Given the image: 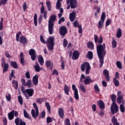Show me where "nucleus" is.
<instances>
[{
  "label": "nucleus",
  "mask_w": 125,
  "mask_h": 125,
  "mask_svg": "<svg viewBox=\"0 0 125 125\" xmlns=\"http://www.w3.org/2000/svg\"><path fill=\"white\" fill-rule=\"evenodd\" d=\"M89 65V62H84L81 65V70L82 72H84V70H85V68H86Z\"/></svg>",
  "instance_id": "5701e85b"
},
{
  "label": "nucleus",
  "mask_w": 125,
  "mask_h": 125,
  "mask_svg": "<svg viewBox=\"0 0 125 125\" xmlns=\"http://www.w3.org/2000/svg\"><path fill=\"white\" fill-rule=\"evenodd\" d=\"M34 68L36 72H41V67H40V64H39V62H36L35 65L34 66Z\"/></svg>",
  "instance_id": "393cba45"
},
{
  "label": "nucleus",
  "mask_w": 125,
  "mask_h": 125,
  "mask_svg": "<svg viewBox=\"0 0 125 125\" xmlns=\"http://www.w3.org/2000/svg\"><path fill=\"white\" fill-rule=\"evenodd\" d=\"M120 109L122 113H125V106H124L123 104H120Z\"/></svg>",
  "instance_id": "603ef678"
},
{
  "label": "nucleus",
  "mask_w": 125,
  "mask_h": 125,
  "mask_svg": "<svg viewBox=\"0 0 125 125\" xmlns=\"http://www.w3.org/2000/svg\"><path fill=\"white\" fill-rule=\"evenodd\" d=\"M22 8L23 9V11H26L27 10V4L25 2H24L23 5H22Z\"/></svg>",
  "instance_id": "e2e57ef3"
},
{
  "label": "nucleus",
  "mask_w": 125,
  "mask_h": 125,
  "mask_svg": "<svg viewBox=\"0 0 125 125\" xmlns=\"http://www.w3.org/2000/svg\"><path fill=\"white\" fill-rule=\"evenodd\" d=\"M113 39V40L112 41V48H115L117 46V41H116L114 38Z\"/></svg>",
  "instance_id": "c03bdc74"
},
{
  "label": "nucleus",
  "mask_w": 125,
  "mask_h": 125,
  "mask_svg": "<svg viewBox=\"0 0 125 125\" xmlns=\"http://www.w3.org/2000/svg\"><path fill=\"white\" fill-rule=\"evenodd\" d=\"M36 102H37V103H40V104H42V102H44V100H43V98H38L36 100Z\"/></svg>",
  "instance_id": "8fccbe9b"
},
{
  "label": "nucleus",
  "mask_w": 125,
  "mask_h": 125,
  "mask_svg": "<svg viewBox=\"0 0 125 125\" xmlns=\"http://www.w3.org/2000/svg\"><path fill=\"white\" fill-rule=\"evenodd\" d=\"M66 2L67 4L70 3L71 9H74L78 7V1H77V0H66Z\"/></svg>",
  "instance_id": "0eeeda50"
},
{
  "label": "nucleus",
  "mask_w": 125,
  "mask_h": 125,
  "mask_svg": "<svg viewBox=\"0 0 125 125\" xmlns=\"http://www.w3.org/2000/svg\"><path fill=\"white\" fill-rule=\"evenodd\" d=\"M45 105L46 107L47 110L49 113V114H51V107L50 106V104L48 102H45Z\"/></svg>",
  "instance_id": "2f4dec72"
},
{
  "label": "nucleus",
  "mask_w": 125,
  "mask_h": 125,
  "mask_svg": "<svg viewBox=\"0 0 125 125\" xmlns=\"http://www.w3.org/2000/svg\"><path fill=\"white\" fill-rule=\"evenodd\" d=\"M79 57H80V52H79V51H74L73 53L71 59L72 60H77V59H79Z\"/></svg>",
  "instance_id": "ddd939ff"
},
{
  "label": "nucleus",
  "mask_w": 125,
  "mask_h": 125,
  "mask_svg": "<svg viewBox=\"0 0 125 125\" xmlns=\"http://www.w3.org/2000/svg\"><path fill=\"white\" fill-rule=\"evenodd\" d=\"M1 66L2 67V66L6 64L7 63H5V59H4V57H2L1 59Z\"/></svg>",
  "instance_id": "5fc2aeb1"
},
{
  "label": "nucleus",
  "mask_w": 125,
  "mask_h": 125,
  "mask_svg": "<svg viewBox=\"0 0 125 125\" xmlns=\"http://www.w3.org/2000/svg\"><path fill=\"white\" fill-rule=\"evenodd\" d=\"M116 65L119 69H123V66H122V62L120 61H117L116 62Z\"/></svg>",
  "instance_id": "09e8293b"
},
{
  "label": "nucleus",
  "mask_w": 125,
  "mask_h": 125,
  "mask_svg": "<svg viewBox=\"0 0 125 125\" xmlns=\"http://www.w3.org/2000/svg\"><path fill=\"white\" fill-rule=\"evenodd\" d=\"M38 62L39 63H40L41 66H42V65H43V63H44V61L43 60V57H42V55H40L39 56Z\"/></svg>",
  "instance_id": "bb28decb"
},
{
  "label": "nucleus",
  "mask_w": 125,
  "mask_h": 125,
  "mask_svg": "<svg viewBox=\"0 0 125 125\" xmlns=\"http://www.w3.org/2000/svg\"><path fill=\"white\" fill-rule=\"evenodd\" d=\"M32 83L34 85H38L39 83V75H35L32 78Z\"/></svg>",
  "instance_id": "f3484780"
},
{
  "label": "nucleus",
  "mask_w": 125,
  "mask_h": 125,
  "mask_svg": "<svg viewBox=\"0 0 125 125\" xmlns=\"http://www.w3.org/2000/svg\"><path fill=\"white\" fill-rule=\"evenodd\" d=\"M65 21V18L62 17L61 19H60L58 21V24L60 25L61 24L62 22H64Z\"/></svg>",
  "instance_id": "680f3d73"
},
{
  "label": "nucleus",
  "mask_w": 125,
  "mask_h": 125,
  "mask_svg": "<svg viewBox=\"0 0 125 125\" xmlns=\"http://www.w3.org/2000/svg\"><path fill=\"white\" fill-rule=\"evenodd\" d=\"M34 22L36 27L38 26V15L35 13L34 17Z\"/></svg>",
  "instance_id": "4c0bfd02"
},
{
  "label": "nucleus",
  "mask_w": 125,
  "mask_h": 125,
  "mask_svg": "<svg viewBox=\"0 0 125 125\" xmlns=\"http://www.w3.org/2000/svg\"><path fill=\"white\" fill-rule=\"evenodd\" d=\"M80 82L81 83H83V82L84 84H85V85L90 84L91 83H93V81L90 78V76H87L85 77V76H84V74H81Z\"/></svg>",
  "instance_id": "20e7f679"
},
{
  "label": "nucleus",
  "mask_w": 125,
  "mask_h": 125,
  "mask_svg": "<svg viewBox=\"0 0 125 125\" xmlns=\"http://www.w3.org/2000/svg\"><path fill=\"white\" fill-rule=\"evenodd\" d=\"M20 35H21V31H19L16 34V41H17V42H19V37H20Z\"/></svg>",
  "instance_id": "13d9d810"
},
{
  "label": "nucleus",
  "mask_w": 125,
  "mask_h": 125,
  "mask_svg": "<svg viewBox=\"0 0 125 125\" xmlns=\"http://www.w3.org/2000/svg\"><path fill=\"white\" fill-rule=\"evenodd\" d=\"M123 100H124V96L123 95L119 96L117 98V103L118 104H121Z\"/></svg>",
  "instance_id": "f704fd0d"
},
{
  "label": "nucleus",
  "mask_w": 125,
  "mask_h": 125,
  "mask_svg": "<svg viewBox=\"0 0 125 125\" xmlns=\"http://www.w3.org/2000/svg\"><path fill=\"white\" fill-rule=\"evenodd\" d=\"M58 114L61 119H64V117H65L64 108L62 107L59 108L58 110Z\"/></svg>",
  "instance_id": "2eb2a0df"
},
{
  "label": "nucleus",
  "mask_w": 125,
  "mask_h": 125,
  "mask_svg": "<svg viewBox=\"0 0 125 125\" xmlns=\"http://www.w3.org/2000/svg\"><path fill=\"white\" fill-rule=\"evenodd\" d=\"M23 115L24 118H26V119H28V120H32V118L30 115H29V114H28V112H27V111L26 109H23Z\"/></svg>",
  "instance_id": "72a5a7b5"
},
{
  "label": "nucleus",
  "mask_w": 125,
  "mask_h": 125,
  "mask_svg": "<svg viewBox=\"0 0 125 125\" xmlns=\"http://www.w3.org/2000/svg\"><path fill=\"white\" fill-rule=\"evenodd\" d=\"M57 18V17L55 15H52L50 17L48 24L49 35H52L54 32V22H55Z\"/></svg>",
  "instance_id": "7ed1b4c3"
},
{
  "label": "nucleus",
  "mask_w": 125,
  "mask_h": 125,
  "mask_svg": "<svg viewBox=\"0 0 125 125\" xmlns=\"http://www.w3.org/2000/svg\"><path fill=\"white\" fill-rule=\"evenodd\" d=\"M20 42L21 44H23V45H25V44H27L28 43V41H27V38L25 36H21L20 38Z\"/></svg>",
  "instance_id": "4468645a"
},
{
  "label": "nucleus",
  "mask_w": 125,
  "mask_h": 125,
  "mask_svg": "<svg viewBox=\"0 0 125 125\" xmlns=\"http://www.w3.org/2000/svg\"><path fill=\"white\" fill-rule=\"evenodd\" d=\"M25 92L29 95L30 97H32L34 95V89H26L25 90Z\"/></svg>",
  "instance_id": "6ab92c4d"
},
{
  "label": "nucleus",
  "mask_w": 125,
  "mask_h": 125,
  "mask_svg": "<svg viewBox=\"0 0 125 125\" xmlns=\"http://www.w3.org/2000/svg\"><path fill=\"white\" fill-rule=\"evenodd\" d=\"M69 19L71 22H74L76 19V12L73 11L69 14Z\"/></svg>",
  "instance_id": "aec40b11"
},
{
  "label": "nucleus",
  "mask_w": 125,
  "mask_h": 125,
  "mask_svg": "<svg viewBox=\"0 0 125 125\" xmlns=\"http://www.w3.org/2000/svg\"><path fill=\"white\" fill-rule=\"evenodd\" d=\"M98 105L100 109H104L105 108V104L103 101L100 100L98 102Z\"/></svg>",
  "instance_id": "412c9836"
},
{
  "label": "nucleus",
  "mask_w": 125,
  "mask_h": 125,
  "mask_svg": "<svg viewBox=\"0 0 125 125\" xmlns=\"http://www.w3.org/2000/svg\"><path fill=\"white\" fill-rule=\"evenodd\" d=\"M40 41L44 44L46 43L47 48L49 50H53V48L54 47V39L53 37H50L47 39V41H45L43 37H42V35H41Z\"/></svg>",
  "instance_id": "f03ea898"
},
{
  "label": "nucleus",
  "mask_w": 125,
  "mask_h": 125,
  "mask_svg": "<svg viewBox=\"0 0 125 125\" xmlns=\"http://www.w3.org/2000/svg\"><path fill=\"white\" fill-rule=\"evenodd\" d=\"M90 69H91V67H90V65L89 64L88 66H87V68L85 70V74L86 75H88L90 73Z\"/></svg>",
  "instance_id": "de8ad7c7"
},
{
  "label": "nucleus",
  "mask_w": 125,
  "mask_h": 125,
  "mask_svg": "<svg viewBox=\"0 0 125 125\" xmlns=\"http://www.w3.org/2000/svg\"><path fill=\"white\" fill-rule=\"evenodd\" d=\"M12 83L15 89H18V81H15V80H13Z\"/></svg>",
  "instance_id": "7c9ffc66"
},
{
  "label": "nucleus",
  "mask_w": 125,
  "mask_h": 125,
  "mask_svg": "<svg viewBox=\"0 0 125 125\" xmlns=\"http://www.w3.org/2000/svg\"><path fill=\"white\" fill-rule=\"evenodd\" d=\"M106 19V14L104 12H103L101 16V20L98 22V29H103L104 27V22Z\"/></svg>",
  "instance_id": "39448f33"
},
{
  "label": "nucleus",
  "mask_w": 125,
  "mask_h": 125,
  "mask_svg": "<svg viewBox=\"0 0 125 125\" xmlns=\"http://www.w3.org/2000/svg\"><path fill=\"white\" fill-rule=\"evenodd\" d=\"M18 101L21 105H23V98L21 95H19L18 97Z\"/></svg>",
  "instance_id": "49530a36"
},
{
  "label": "nucleus",
  "mask_w": 125,
  "mask_h": 125,
  "mask_svg": "<svg viewBox=\"0 0 125 125\" xmlns=\"http://www.w3.org/2000/svg\"><path fill=\"white\" fill-rule=\"evenodd\" d=\"M97 52L100 63L99 64L100 68H102V66L104 64V57L106 55V45L105 43H104L103 44H98L97 46Z\"/></svg>",
  "instance_id": "f257e3e1"
},
{
  "label": "nucleus",
  "mask_w": 125,
  "mask_h": 125,
  "mask_svg": "<svg viewBox=\"0 0 125 125\" xmlns=\"http://www.w3.org/2000/svg\"><path fill=\"white\" fill-rule=\"evenodd\" d=\"M33 105L36 110H35V109H32L31 115L33 118L36 120L37 117H39V115H40V113L39 112V107H38V105H37V103H34Z\"/></svg>",
  "instance_id": "423d86ee"
},
{
  "label": "nucleus",
  "mask_w": 125,
  "mask_h": 125,
  "mask_svg": "<svg viewBox=\"0 0 125 125\" xmlns=\"http://www.w3.org/2000/svg\"><path fill=\"white\" fill-rule=\"evenodd\" d=\"M74 98L76 100H79V92L78 91L74 92Z\"/></svg>",
  "instance_id": "3c124183"
},
{
  "label": "nucleus",
  "mask_w": 125,
  "mask_h": 125,
  "mask_svg": "<svg viewBox=\"0 0 125 125\" xmlns=\"http://www.w3.org/2000/svg\"><path fill=\"white\" fill-rule=\"evenodd\" d=\"M5 97L8 101H10V100H11V96L10 95V94L6 95Z\"/></svg>",
  "instance_id": "052dcab7"
},
{
  "label": "nucleus",
  "mask_w": 125,
  "mask_h": 125,
  "mask_svg": "<svg viewBox=\"0 0 125 125\" xmlns=\"http://www.w3.org/2000/svg\"><path fill=\"white\" fill-rule=\"evenodd\" d=\"M8 0H0V6L2 5H5V4H6V2H7Z\"/></svg>",
  "instance_id": "864d4df0"
},
{
  "label": "nucleus",
  "mask_w": 125,
  "mask_h": 125,
  "mask_svg": "<svg viewBox=\"0 0 125 125\" xmlns=\"http://www.w3.org/2000/svg\"><path fill=\"white\" fill-rule=\"evenodd\" d=\"M64 91L66 95H69V92H70V87L68 85L65 84L64 86Z\"/></svg>",
  "instance_id": "c85d7f7f"
},
{
  "label": "nucleus",
  "mask_w": 125,
  "mask_h": 125,
  "mask_svg": "<svg viewBox=\"0 0 125 125\" xmlns=\"http://www.w3.org/2000/svg\"><path fill=\"white\" fill-rule=\"evenodd\" d=\"M52 118L48 116L46 118V122L47 124H49V123H51V122H52Z\"/></svg>",
  "instance_id": "6e6d98bb"
},
{
  "label": "nucleus",
  "mask_w": 125,
  "mask_h": 125,
  "mask_svg": "<svg viewBox=\"0 0 125 125\" xmlns=\"http://www.w3.org/2000/svg\"><path fill=\"white\" fill-rule=\"evenodd\" d=\"M116 37L118 39H120L122 37V29L121 28H118L117 33L116 34Z\"/></svg>",
  "instance_id": "58836bf2"
},
{
  "label": "nucleus",
  "mask_w": 125,
  "mask_h": 125,
  "mask_svg": "<svg viewBox=\"0 0 125 125\" xmlns=\"http://www.w3.org/2000/svg\"><path fill=\"white\" fill-rule=\"evenodd\" d=\"M68 33V30L67 29V27L65 26H61L59 29V34L61 36H62L64 37L65 35Z\"/></svg>",
  "instance_id": "9d476101"
},
{
  "label": "nucleus",
  "mask_w": 125,
  "mask_h": 125,
  "mask_svg": "<svg viewBox=\"0 0 125 125\" xmlns=\"http://www.w3.org/2000/svg\"><path fill=\"white\" fill-rule=\"evenodd\" d=\"M8 117L10 121L14 119V110H12L10 113L8 114Z\"/></svg>",
  "instance_id": "a878e982"
},
{
  "label": "nucleus",
  "mask_w": 125,
  "mask_h": 125,
  "mask_svg": "<svg viewBox=\"0 0 125 125\" xmlns=\"http://www.w3.org/2000/svg\"><path fill=\"white\" fill-rule=\"evenodd\" d=\"M111 122L113 123V125H115L116 124H118V119L116 118V117L113 116L111 118Z\"/></svg>",
  "instance_id": "a19ab883"
},
{
  "label": "nucleus",
  "mask_w": 125,
  "mask_h": 125,
  "mask_svg": "<svg viewBox=\"0 0 125 125\" xmlns=\"http://www.w3.org/2000/svg\"><path fill=\"white\" fill-rule=\"evenodd\" d=\"M87 44V47L88 48H89V49L93 50L94 49V44L93 42L91 41H89L86 43Z\"/></svg>",
  "instance_id": "4be33fe9"
},
{
  "label": "nucleus",
  "mask_w": 125,
  "mask_h": 125,
  "mask_svg": "<svg viewBox=\"0 0 125 125\" xmlns=\"http://www.w3.org/2000/svg\"><path fill=\"white\" fill-rule=\"evenodd\" d=\"M94 40L96 44L99 43V44H101L103 42V37L102 36H100L98 38V35L95 34L94 36Z\"/></svg>",
  "instance_id": "1a4fd4ad"
},
{
  "label": "nucleus",
  "mask_w": 125,
  "mask_h": 125,
  "mask_svg": "<svg viewBox=\"0 0 125 125\" xmlns=\"http://www.w3.org/2000/svg\"><path fill=\"white\" fill-rule=\"evenodd\" d=\"M24 86H28V87H29V88L30 87H32V86H34V85H33V84H32V80H27V82L24 84Z\"/></svg>",
  "instance_id": "cd10ccee"
},
{
  "label": "nucleus",
  "mask_w": 125,
  "mask_h": 125,
  "mask_svg": "<svg viewBox=\"0 0 125 125\" xmlns=\"http://www.w3.org/2000/svg\"><path fill=\"white\" fill-rule=\"evenodd\" d=\"M117 99V97H116V95L112 94L111 95V99L112 101V103H116V99Z\"/></svg>",
  "instance_id": "37998d69"
},
{
  "label": "nucleus",
  "mask_w": 125,
  "mask_h": 125,
  "mask_svg": "<svg viewBox=\"0 0 125 125\" xmlns=\"http://www.w3.org/2000/svg\"><path fill=\"white\" fill-rule=\"evenodd\" d=\"M46 5L48 8V11H51L52 9V6L51 5V2H50V1H46Z\"/></svg>",
  "instance_id": "c756f323"
},
{
  "label": "nucleus",
  "mask_w": 125,
  "mask_h": 125,
  "mask_svg": "<svg viewBox=\"0 0 125 125\" xmlns=\"http://www.w3.org/2000/svg\"><path fill=\"white\" fill-rule=\"evenodd\" d=\"M111 114H117L119 112V106L116 103H112L110 107Z\"/></svg>",
  "instance_id": "6e6552de"
},
{
  "label": "nucleus",
  "mask_w": 125,
  "mask_h": 125,
  "mask_svg": "<svg viewBox=\"0 0 125 125\" xmlns=\"http://www.w3.org/2000/svg\"><path fill=\"white\" fill-rule=\"evenodd\" d=\"M103 75H104L105 78L107 82H110V76H109V71L106 69H104L103 71Z\"/></svg>",
  "instance_id": "dca6fc26"
},
{
  "label": "nucleus",
  "mask_w": 125,
  "mask_h": 125,
  "mask_svg": "<svg viewBox=\"0 0 125 125\" xmlns=\"http://www.w3.org/2000/svg\"><path fill=\"white\" fill-rule=\"evenodd\" d=\"M29 54L31 56V60L35 61L37 58L36 50H35L34 49H30L29 51Z\"/></svg>",
  "instance_id": "9b49d317"
},
{
  "label": "nucleus",
  "mask_w": 125,
  "mask_h": 125,
  "mask_svg": "<svg viewBox=\"0 0 125 125\" xmlns=\"http://www.w3.org/2000/svg\"><path fill=\"white\" fill-rule=\"evenodd\" d=\"M80 88L81 90H82V91H83V92L84 93H85V92H86V89L84 87V85H83V84H80Z\"/></svg>",
  "instance_id": "79ce46f5"
},
{
  "label": "nucleus",
  "mask_w": 125,
  "mask_h": 125,
  "mask_svg": "<svg viewBox=\"0 0 125 125\" xmlns=\"http://www.w3.org/2000/svg\"><path fill=\"white\" fill-rule=\"evenodd\" d=\"M11 66L14 68V69H17L18 68V64L16 61H13L10 63Z\"/></svg>",
  "instance_id": "c9c22d12"
},
{
  "label": "nucleus",
  "mask_w": 125,
  "mask_h": 125,
  "mask_svg": "<svg viewBox=\"0 0 125 125\" xmlns=\"http://www.w3.org/2000/svg\"><path fill=\"white\" fill-rule=\"evenodd\" d=\"M61 7V3L60 2H58L56 4V9H60Z\"/></svg>",
  "instance_id": "0e129e2a"
},
{
  "label": "nucleus",
  "mask_w": 125,
  "mask_h": 125,
  "mask_svg": "<svg viewBox=\"0 0 125 125\" xmlns=\"http://www.w3.org/2000/svg\"><path fill=\"white\" fill-rule=\"evenodd\" d=\"M3 74H4L6 72L8 71V69L9 68V64L8 63H5L4 64H3Z\"/></svg>",
  "instance_id": "b1692460"
},
{
  "label": "nucleus",
  "mask_w": 125,
  "mask_h": 125,
  "mask_svg": "<svg viewBox=\"0 0 125 125\" xmlns=\"http://www.w3.org/2000/svg\"><path fill=\"white\" fill-rule=\"evenodd\" d=\"M99 115L100 117H104V111L103 110H100Z\"/></svg>",
  "instance_id": "4d7b16f0"
},
{
  "label": "nucleus",
  "mask_w": 125,
  "mask_h": 125,
  "mask_svg": "<svg viewBox=\"0 0 125 125\" xmlns=\"http://www.w3.org/2000/svg\"><path fill=\"white\" fill-rule=\"evenodd\" d=\"M68 46V41L66 39H63V46L64 48H66Z\"/></svg>",
  "instance_id": "a18cd8bd"
},
{
  "label": "nucleus",
  "mask_w": 125,
  "mask_h": 125,
  "mask_svg": "<svg viewBox=\"0 0 125 125\" xmlns=\"http://www.w3.org/2000/svg\"><path fill=\"white\" fill-rule=\"evenodd\" d=\"M45 117V111H43L41 112V114L40 115L39 117V120H41V119H44Z\"/></svg>",
  "instance_id": "ea45409f"
},
{
  "label": "nucleus",
  "mask_w": 125,
  "mask_h": 125,
  "mask_svg": "<svg viewBox=\"0 0 125 125\" xmlns=\"http://www.w3.org/2000/svg\"><path fill=\"white\" fill-rule=\"evenodd\" d=\"M111 24V20L108 19L105 22V27H108Z\"/></svg>",
  "instance_id": "bf43d9fd"
},
{
  "label": "nucleus",
  "mask_w": 125,
  "mask_h": 125,
  "mask_svg": "<svg viewBox=\"0 0 125 125\" xmlns=\"http://www.w3.org/2000/svg\"><path fill=\"white\" fill-rule=\"evenodd\" d=\"M2 121H3V124L4 125H7V119H6V117H3Z\"/></svg>",
  "instance_id": "69168bd1"
},
{
  "label": "nucleus",
  "mask_w": 125,
  "mask_h": 125,
  "mask_svg": "<svg viewBox=\"0 0 125 125\" xmlns=\"http://www.w3.org/2000/svg\"><path fill=\"white\" fill-rule=\"evenodd\" d=\"M15 123L16 125H26V122L18 117L15 119Z\"/></svg>",
  "instance_id": "f8f14e48"
},
{
  "label": "nucleus",
  "mask_w": 125,
  "mask_h": 125,
  "mask_svg": "<svg viewBox=\"0 0 125 125\" xmlns=\"http://www.w3.org/2000/svg\"><path fill=\"white\" fill-rule=\"evenodd\" d=\"M87 58L91 60L93 58V53L91 51H89L87 52Z\"/></svg>",
  "instance_id": "473e14b6"
},
{
  "label": "nucleus",
  "mask_w": 125,
  "mask_h": 125,
  "mask_svg": "<svg viewBox=\"0 0 125 125\" xmlns=\"http://www.w3.org/2000/svg\"><path fill=\"white\" fill-rule=\"evenodd\" d=\"M113 82L115 86H119L120 85V81H119L116 78H113Z\"/></svg>",
  "instance_id": "e433bc0d"
},
{
  "label": "nucleus",
  "mask_w": 125,
  "mask_h": 125,
  "mask_svg": "<svg viewBox=\"0 0 125 125\" xmlns=\"http://www.w3.org/2000/svg\"><path fill=\"white\" fill-rule=\"evenodd\" d=\"M46 66L49 69L52 70V68H53V62L50 61H47L45 62Z\"/></svg>",
  "instance_id": "a211bd4d"
},
{
  "label": "nucleus",
  "mask_w": 125,
  "mask_h": 125,
  "mask_svg": "<svg viewBox=\"0 0 125 125\" xmlns=\"http://www.w3.org/2000/svg\"><path fill=\"white\" fill-rule=\"evenodd\" d=\"M65 125H71V123H70V119H66Z\"/></svg>",
  "instance_id": "774afa93"
},
{
  "label": "nucleus",
  "mask_w": 125,
  "mask_h": 125,
  "mask_svg": "<svg viewBox=\"0 0 125 125\" xmlns=\"http://www.w3.org/2000/svg\"><path fill=\"white\" fill-rule=\"evenodd\" d=\"M5 55L7 57V58H12L11 55H10L9 54V53H8V52H7V51H6L5 52Z\"/></svg>",
  "instance_id": "338daca9"
}]
</instances>
